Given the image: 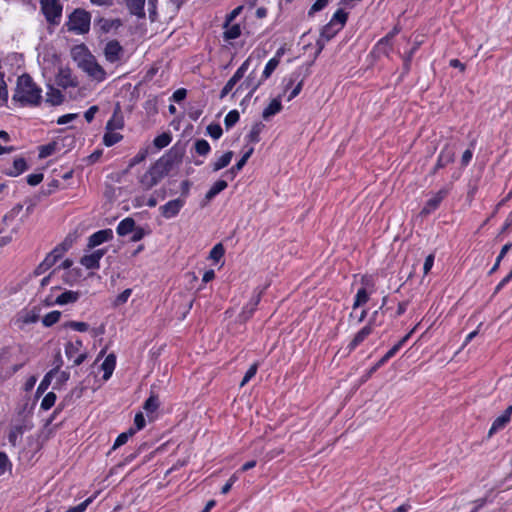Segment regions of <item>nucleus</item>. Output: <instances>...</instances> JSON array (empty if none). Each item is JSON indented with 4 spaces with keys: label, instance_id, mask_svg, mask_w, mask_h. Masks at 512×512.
Masks as SVG:
<instances>
[{
    "label": "nucleus",
    "instance_id": "nucleus-44",
    "mask_svg": "<svg viewBox=\"0 0 512 512\" xmlns=\"http://www.w3.org/2000/svg\"><path fill=\"white\" fill-rule=\"evenodd\" d=\"M239 118H240V114L237 110L229 111L224 119V124L226 126V129L232 128L239 121Z\"/></svg>",
    "mask_w": 512,
    "mask_h": 512
},
{
    "label": "nucleus",
    "instance_id": "nucleus-47",
    "mask_svg": "<svg viewBox=\"0 0 512 512\" xmlns=\"http://www.w3.org/2000/svg\"><path fill=\"white\" fill-rule=\"evenodd\" d=\"M8 102V90L4 81V74L0 72V105H6Z\"/></svg>",
    "mask_w": 512,
    "mask_h": 512
},
{
    "label": "nucleus",
    "instance_id": "nucleus-58",
    "mask_svg": "<svg viewBox=\"0 0 512 512\" xmlns=\"http://www.w3.org/2000/svg\"><path fill=\"white\" fill-rule=\"evenodd\" d=\"M11 468V462L5 452H0V476L5 473L7 469Z\"/></svg>",
    "mask_w": 512,
    "mask_h": 512
},
{
    "label": "nucleus",
    "instance_id": "nucleus-36",
    "mask_svg": "<svg viewBox=\"0 0 512 512\" xmlns=\"http://www.w3.org/2000/svg\"><path fill=\"white\" fill-rule=\"evenodd\" d=\"M27 163L24 158H17L13 162V170L10 171L8 174L10 176H18L21 173H23L25 170H27Z\"/></svg>",
    "mask_w": 512,
    "mask_h": 512
},
{
    "label": "nucleus",
    "instance_id": "nucleus-27",
    "mask_svg": "<svg viewBox=\"0 0 512 512\" xmlns=\"http://www.w3.org/2000/svg\"><path fill=\"white\" fill-rule=\"evenodd\" d=\"M232 157H233L232 151H228V152L224 153L220 158H218L212 164L213 171L217 172V171L225 168L226 166H228L229 163L231 162Z\"/></svg>",
    "mask_w": 512,
    "mask_h": 512
},
{
    "label": "nucleus",
    "instance_id": "nucleus-8",
    "mask_svg": "<svg viewBox=\"0 0 512 512\" xmlns=\"http://www.w3.org/2000/svg\"><path fill=\"white\" fill-rule=\"evenodd\" d=\"M186 200L184 198H176L168 201L164 205L159 207L160 214L165 219H172L176 217L181 209L184 207Z\"/></svg>",
    "mask_w": 512,
    "mask_h": 512
},
{
    "label": "nucleus",
    "instance_id": "nucleus-59",
    "mask_svg": "<svg viewBox=\"0 0 512 512\" xmlns=\"http://www.w3.org/2000/svg\"><path fill=\"white\" fill-rule=\"evenodd\" d=\"M157 2L158 0H148L149 18L152 22L157 20Z\"/></svg>",
    "mask_w": 512,
    "mask_h": 512
},
{
    "label": "nucleus",
    "instance_id": "nucleus-52",
    "mask_svg": "<svg viewBox=\"0 0 512 512\" xmlns=\"http://www.w3.org/2000/svg\"><path fill=\"white\" fill-rule=\"evenodd\" d=\"M132 294V289L128 288L121 292L114 300L113 305L115 307L125 304Z\"/></svg>",
    "mask_w": 512,
    "mask_h": 512
},
{
    "label": "nucleus",
    "instance_id": "nucleus-19",
    "mask_svg": "<svg viewBox=\"0 0 512 512\" xmlns=\"http://www.w3.org/2000/svg\"><path fill=\"white\" fill-rule=\"evenodd\" d=\"M145 1L146 0H125V4L127 9L129 10L130 14L138 17V18H144L145 17Z\"/></svg>",
    "mask_w": 512,
    "mask_h": 512
},
{
    "label": "nucleus",
    "instance_id": "nucleus-34",
    "mask_svg": "<svg viewBox=\"0 0 512 512\" xmlns=\"http://www.w3.org/2000/svg\"><path fill=\"white\" fill-rule=\"evenodd\" d=\"M413 333V330L410 331L408 334H406L402 339H400L393 347H391L386 354L384 355L386 359H391L396 355V353L401 349V347L407 342V340L410 338L411 334Z\"/></svg>",
    "mask_w": 512,
    "mask_h": 512
},
{
    "label": "nucleus",
    "instance_id": "nucleus-25",
    "mask_svg": "<svg viewBox=\"0 0 512 512\" xmlns=\"http://www.w3.org/2000/svg\"><path fill=\"white\" fill-rule=\"evenodd\" d=\"M96 25L99 27L100 31L108 33L112 29H117L121 25V22L118 19L100 18Z\"/></svg>",
    "mask_w": 512,
    "mask_h": 512
},
{
    "label": "nucleus",
    "instance_id": "nucleus-40",
    "mask_svg": "<svg viewBox=\"0 0 512 512\" xmlns=\"http://www.w3.org/2000/svg\"><path fill=\"white\" fill-rule=\"evenodd\" d=\"M195 151L198 155L206 156L209 154L211 147L205 139H198L194 144Z\"/></svg>",
    "mask_w": 512,
    "mask_h": 512
},
{
    "label": "nucleus",
    "instance_id": "nucleus-6",
    "mask_svg": "<svg viewBox=\"0 0 512 512\" xmlns=\"http://www.w3.org/2000/svg\"><path fill=\"white\" fill-rule=\"evenodd\" d=\"M250 65V59H246L241 66L236 70L234 75L227 81L224 87L221 90L220 98H224L228 95L235 85L244 77Z\"/></svg>",
    "mask_w": 512,
    "mask_h": 512
},
{
    "label": "nucleus",
    "instance_id": "nucleus-42",
    "mask_svg": "<svg viewBox=\"0 0 512 512\" xmlns=\"http://www.w3.org/2000/svg\"><path fill=\"white\" fill-rule=\"evenodd\" d=\"M392 40L391 36L386 35L378 41L376 48L388 55L392 48Z\"/></svg>",
    "mask_w": 512,
    "mask_h": 512
},
{
    "label": "nucleus",
    "instance_id": "nucleus-33",
    "mask_svg": "<svg viewBox=\"0 0 512 512\" xmlns=\"http://www.w3.org/2000/svg\"><path fill=\"white\" fill-rule=\"evenodd\" d=\"M24 432V428L22 425H16L14 426L9 434H8V441L12 446H16L18 444L19 439L21 438L22 434Z\"/></svg>",
    "mask_w": 512,
    "mask_h": 512
},
{
    "label": "nucleus",
    "instance_id": "nucleus-13",
    "mask_svg": "<svg viewBox=\"0 0 512 512\" xmlns=\"http://www.w3.org/2000/svg\"><path fill=\"white\" fill-rule=\"evenodd\" d=\"M107 252V249H97L91 254L84 255L80 259V263L86 269H98L100 267V260Z\"/></svg>",
    "mask_w": 512,
    "mask_h": 512
},
{
    "label": "nucleus",
    "instance_id": "nucleus-55",
    "mask_svg": "<svg viewBox=\"0 0 512 512\" xmlns=\"http://www.w3.org/2000/svg\"><path fill=\"white\" fill-rule=\"evenodd\" d=\"M244 160H239L234 166H232L228 171L225 172V175L230 178L231 180L235 178L237 173L242 170V168L245 166Z\"/></svg>",
    "mask_w": 512,
    "mask_h": 512
},
{
    "label": "nucleus",
    "instance_id": "nucleus-43",
    "mask_svg": "<svg viewBox=\"0 0 512 512\" xmlns=\"http://www.w3.org/2000/svg\"><path fill=\"white\" fill-rule=\"evenodd\" d=\"M172 140V137L170 135V133H162L160 135H158L157 137H155L153 143L155 145V147H157L158 149H162V148H165L166 146H168L170 144Z\"/></svg>",
    "mask_w": 512,
    "mask_h": 512
},
{
    "label": "nucleus",
    "instance_id": "nucleus-60",
    "mask_svg": "<svg viewBox=\"0 0 512 512\" xmlns=\"http://www.w3.org/2000/svg\"><path fill=\"white\" fill-rule=\"evenodd\" d=\"M329 3V0H316L309 10V15H312L318 11L324 9Z\"/></svg>",
    "mask_w": 512,
    "mask_h": 512
},
{
    "label": "nucleus",
    "instance_id": "nucleus-23",
    "mask_svg": "<svg viewBox=\"0 0 512 512\" xmlns=\"http://www.w3.org/2000/svg\"><path fill=\"white\" fill-rule=\"evenodd\" d=\"M124 126V121L122 115L119 113V108H117L111 118L106 123V130H118L122 129Z\"/></svg>",
    "mask_w": 512,
    "mask_h": 512
},
{
    "label": "nucleus",
    "instance_id": "nucleus-37",
    "mask_svg": "<svg viewBox=\"0 0 512 512\" xmlns=\"http://www.w3.org/2000/svg\"><path fill=\"white\" fill-rule=\"evenodd\" d=\"M368 300H369V295H368L366 289L360 288L355 295L353 309H356V308L366 304L368 302Z\"/></svg>",
    "mask_w": 512,
    "mask_h": 512
},
{
    "label": "nucleus",
    "instance_id": "nucleus-11",
    "mask_svg": "<svg viewBox=\"0 0 512 512\" xmlns=\"http://www.w3.org/2000/svg\"><path fill=\"white\" fill-rule=\"evenodd\" d=\"M377 314V311L374 312L372 318L369 320L368 324L365 325L361 330H359L354 338L351 340V342L348 344L347 349L349 352L353 351L358 347L362 342H364L365 339L372 333L373 326L372 322L375 319V315Z\"/></svg>",
    "mask_w": 512,
    "mask_h": 512
},
{
    "label": "nucleus",
    "instance_id": "nucleus-31",
    "mask_svg": "<svg viewBox=\"0 0 512 512\" xmlns=\"http://www.w3.org/2000/svg\"><path fill=\"white\" fill-rule=\"evenodd\" d=\"M46 102L51 105H59L63 102V95L60 90L50 88V90L46 93Z\"/></svg>",
    "mask_w": 512,
    "mask_h": 512
},
{
    "label": "nucleus",
    "instance_id": "nucleus-12",
    "mask_svg": "<svg viewBox=\"0 0 512 512\" xmlns=\"http://www.w3.org/2000/svg\"><path fill=\"white\" fill-rule=\"evenodd\" d=\"M113 239V231L110 228L99 230L88 237L87 247L93 249L104 242Z\"/></svg>",
    "mask_w": 512,
    "mask_h": 512
},
{
    "label": "nucleus",
    "instance_id": "nucleus-18",
    "mask_svg": "<svg viewBox=\"0 0 512 512\" xmlns=\"http://www.w3.org/2000/svg\"><path fill=\"white\" fill-rule=\"evenodd\" d=\"M79 297H80L79 292L69 290V291H65L62 294H60L59 296H57V298L53 302L48 301V299L46 301H47V305H52V304L66 305L69 303H75L79 299Z\"/></svg>",
    "mask_w": 512,
    "mask_h": 512
},
{
    "label": "nucleus",
    "instance_id": "nucleus-57",
    "mask_svg": "<svg viewBox=\"0 0 512 512\" xmlns=\"http://www.w3.org/2000/svg\"><path fill=\"white\" fill-rule=\"evenodd\" d=\"M159 406V403H158V399L156 396H150L144 403V409L147 411V412H154L156 411V409L158 408Z\"/></svg>",
    "mask_w": 512,
    "mask_h": 512
},
{
    "label": "nucleus",
    "instance_id": "nucleus-4",
    "mask_svg": "<svg viewBox=\"0 0 512 512\" xmlns=\"http://www.w3.org/2000/svg\"><path fill=\"white\" fill-rule=\"evenodd\" d=\"M79 67L86 72L90 77L97 81H103L105 79V71L98 64L95 57L91 54H85L79 61Z\"/></svg>",
    "mask_w": 512,
    "mask_h": 512
},
{
    "label": "nucleus",
    "instance_id": "nucleus-35",
    "mask_svg": "<svg viewBox=\"0 0 512 512\" xmlns=\"http://www.w3.org/2000/svg\"><path fill=\"white\" fill-rule=\"evenodd\" d=\"M264 129V125L261 122L255 123L249 134L247 135L248 141L252 143H258L260 141V134L262 130Z\"/></svg>",
    "mask_w": 512,
    "mask_h": 512
},
{
    "label": "nucleus",
    "instance_id": "nucleus-14",
    "mask_svg": "<svg viewBox=\"0 0 512 512\" xmlns=\"http://www.w3.org/2000/svg\"><path fill=\"white\" fill-rule=\"evenodd\" d=\"M261 78H257L255 71H251L246 79L239 85L236 91L248 90L247 97H251L255 91L263 84Z\"/></svg>",
    "mask_w": 512,
    "mask_h": 512
},
{
    "label": "nucleus",
    "instance_id": "nucleus-9",
    "mask_svg": "<svg viewBox=\"0 0 512 512\" xmlns=\"http://www.w3.org/2000/svg\"><path fill=\"white\" fill-rule=\"evenodd\" d=\"M105 59L110 63L121 61L124 55V49L117 40L108 41L103 49Z\"/></svg>",
    "mask_w": 512,
    "mask_h": 512
},
{
    "label": "nucleus",
    "instance_id": "nucleus-49",
    "mask_svg": "<svg viewBox=\"0 0 512 512\" xmlns=\"http://www.w3.org/2000/svg\"><path fill=\"white\" fill-rule=\"evenodd\" d=\"M65 328H71L78 332H86L89 329V325L86 322L80 321H68L64 324Z\"/></svg>",
    "mask_w": 512,
    "mask_h": 512
},
{
    "label": "nucleus",
    "instance_id": "nucleus-2",
    "mask_svg": "<svg viewBox=\"0 0 512 512\" xmlns=\"http://www.w3.org/2000/svg\"><path fill=\"white\" fill-rule=\"evenodd\" d=\"M42 100V89L29 74L18 77L12 101L21 107L38 106Z\"/></svg>",
    "mask_w": 512,
    "mask_h": 512
},
{
    "label": "nucleus",
    "instance_id": "nucleus-26",
    "mask_svg": "<svg viewBox=\"0 0 512 512\" xmlns=\"http://www.w3.org/2000/svg\"><path fill=\"white\" fill-rule=\"evenodd\" d=\"M228 184L225 180H217L212 186L211 188L207 191L206 195H205V198L210 201L212 200L215 196H217L220 192H222L223 190H225L227 188Z\"/></svg>",
    "mask_w": 512,
    "mask_h": 512
},
{
    "label": "nucleus",
    "instance_id": "nucleus-17",
    "mask_svg": "<svg viewBox=\"0 0 512 512\" xmlns=\"http://www.w3.org/2000/svg\"><path fill=\"white\" fill-rule=\"evenodd\" d=\"M455 158V150L453 147L446 145L438 155L436 162V168H444L448 164L452 163Z\"/></svg>",
    "mask_w": 512,
    "mask_h": 512
},
{
    "label": "nucleus",
    "instance_id": "nucleus-63",
    "mask_svg": "<svg viewBox=\"0 0 512 512\" xmlns=\"http://www.w3.org/2000/svg\"><path fill=\"white\" fill-rule=\"evenodd\" d=\"M433 264H434V255L433 254H429L425 258L424 265H423L424 275H427L430 272V270L433 267Z\"/></svg>",
    "mask_w": 512,
    "mask_h": 512
},
{
    "label": "nucleus",
    "instance_id": "nucleus-24",
    "mask_svg": "<svg viewBox=\"0 0 512 512\" xmlns=\"http://www.w3.org/2000/svg\"><path fill=\"white\" fill-rule=\"evenodd\" d=\"M135 228V221L131 217L123 219L117 226V233L120 236H126L131 233Z\"/></svg>",
    "mask_w": 512,
    "mask_h": 512
},
{
    "label": "nucleus",
    "instance_id": "nucleus-3",
    "mask_svg": "<svg viewBox=\"0 0 512 512\" xmlns=\"http://www.w3.org/2000/svg\"><path fill=\"white\" fill-rule=\"evenodd\" d=\"M91 15L84 9H75L70 15L66 26L76 34H85L90 29Z\"/></svg>",
    "mask_w": 512,
    "mask_h": 512
},
{
    "label": "nucleus",
    "instance_id": "nucleus-46",
    "mask_svg": "<svg viewBox=\"0 0 512 512\" xmlns=\"http://www.w3.org/2000/svg\"><path fill=\"white\" fill-rule=\"evenodd\" d=\"M511 248H512V243H511V242L506 243V244L502 247V249H501V251H500V253H499L498 257L496 258V262H495V264L493 265V267H492V268H491V270L489 271V274L494 273V272L499 268V265H500L501 260L504 258V256L508 253V251H509Z\"/></svg>",
    "mask_w": 512,
    "mask_h": 512
},
{
    "label": "nucleus",
    "instance_id": "nucleus-45",
    "mask_svg": "<svg viewBox=\"0 0 512 512\" xmlns=\"http://www.w3.org/2000/svg\"><path fill=\"white\" fill-rule=\"evenodd\" d=\"M56 394L54 392L47 393L44 398L42 399V402L40 404L41 409L43 410H49L52 408L56 402Z\"/></svg>",
    "mask_w": 512,
    "mask_h": 512
},
{
    "label": "nucleus",
    "instance_id": "nucleus-15",
    "mask_svg": "<svg viewBox=\"0 0 512 512\" xmlns=\"http://www.w3.org/2000/svg\"><path fill=\"white\" fill-rule=\"evenodd\" d=\"M512 415V405L508 406L505 411L498 416L492 423L488 435L492 436L493 434L503 430L506 425L509 423Z\"/></svg>",
    "mask_w": 512,
    "mask_h": 512
},
{
    "label": "nucleus",
    "instance_id": "nucleus-22",
    "mask_svg": "<svg viewBox=\"0 0 512 512\" xmlns=\"http://www.w3.org/2000/svg\"><path fill=\"white\" fill-rule=\"evenodd\" d=\"M58 370H59V365L57 367L51 369L44 376V378L40 382L39 386L37 387V390H36V395L37 396L43 394L48 389L49 385L51 384L53 376L56 375V373H58Z\"/></svg>",
    "mask_w": 512,
    "mask_h": 512
},
{
    "label": "nucleus",
    "instance_id": "nucleus-5",
    "mask_svg": "<svg viewBox=\"0 0 512 512\" xmlns=\"http://www.w3.org/2000/svg\"><path fill=\"white\" fill-rule=\"evenodd\" d=\"M41 10L47 20L52 25H58L62 16V5L58 0H41Z\"/></svg>",
    "mask_w": 512,
    "mask_h": 512
},
{
    "label": "nucleus",
    "instance_id": "nucleus-21",
    "mask_svg": "<svg viewBox=\"0 0 512 512\" xmlns=\"http://www.w3.org/2000/svg\"><path fill=\"white\" fill-rule=\"evenodd\" d=\"M282 110V104L280 99H273L269 105L263 110L262 117L264 120L270 119V117L276 115Z\"/></svg>",
    "mask_w": 512,
    "mask_h": 512
},
{
    "label": "nucleus",
    "instance_id": "nucleus-51",
    "mask_svg": "<svg viewBox=\"0 0 512 512\" xmlns=\"http://www.w3.org/2000/svg\"><path fill=\"white\" fill-rule=\"evenodd\" d=\"M96 494L87 498L77 506L69 508L66 512H84L87 507L93 502V500L96 498Z\"/></svg>",
    "mask_w": 512,
    "mask_h": 512
},
{
    "label": "nucleus",
    "instance_id": "nucleus-7",
    "mask_svg": "<svg viewBox=\"0 0 512 512\" xmlns=\"http://www.w3.org/2000/svg\"><path fill=\"white\" fill-rule=\"evenodd\" d=\"M449 191V187H443L438 192L434 193L422 208L421 215L426 216L435 211L440 206L441 202L447 197Z\"/></svg>",
    "mask_w": 512,
    "mask_h": 512
},
{
    "label": "nucleus",
    "instance_id": "nucleus-10",
    "mask_svg": "<svg viewBox=\"0 0 512 512\" xmlns=\"http://www.w3.org/2000/svg\"><path fill=\"white\" fill-rule=\"evenodd\" d=\"M83 343L80 339L74 342H68L65 345V354L69 360H73L74 365L78 366L86 359V353H79Z\"/></svg>",
    "mask_w": 512,
    "mask_h": 512
},
{
    "label": "nucleus",
    "instance_id": "nucleus-28",
    "mask_svg": "<svg viewBox=\"0 0 512 512\" xmlns=\"http://www.w3.org/2000/svg\"><path fill=\"white\" fill-rule=\"evenodd\" d=\"M57 83L63 88L75 87L77 85L76 81L71 77L70 72L64 70L60 72Z\"/></svg>",
    "mask_w": 512,
    "mask_h": 512
},
{
    "label": "nucleus",
    "instance_id": "nucleus-54",
    "mask_svg": "<svg viewBox=\"0 0 512 512\" xmlns=\"http://www.w3.org/2000/svg\"><path fill=\"white\" fill-rule=\"evenodd\" d=\"M257 369L258 363H254L249 367L240 383L241 387L245 386L255 376Z\"/></svg>",
    "mask_w": 512,
    "mask_h": 512
},
{
    "label": "nucleus",
    "instance_id": "nucleus-16",
    "mask_svg": "<svg viewBox=\"0 0 512 512\" xmlns=\"http://www.w3.org/2000/svg\"><path fill=\"white\" fill-rule=\"evenodd\" d=\"M263 290L264 289H258V288L254 290L252 298L243 308L242 316L244 317V319H248L253 315L257 305L259 304V302L261 300Z\"/></svg>",
    "mask_w": 512,
    "mask_h": 512
},
{
    "label": "nucleus",
    "instance_id": "nucleus-62",
    "mask_svg": "<svg viewBox=\"0 0 512 512\" xmlns=\"http://www.w3.org/2000/svg\"><path fill=\"white\" fill-rule=\"evenodd\" d=\"M145 424L146 422L143 414L141 412L137 413L134 418L135 432L143 429L145 427Z\"/></svg>",
    "mask_w": 512,
    "mask_h": 512
},
{
    "label": "nucleus",
    "instance_id": "nucleus-30",
    "mask_svg": "<svg viewBox=\"0 0 512 512\" xmlns=\"http://www.w3.org/2000/svg\"><path fill=\"white\" fill-rule=\"evenodd\" d=\"M123 136L114 130H107L103 136V144L107 147H111L121 141Z\"/></svg>",
    "mask_w": 512,
    "mask_h": 512
},
{
    "label": "nucleus",
    "instance_id": "nucleus-41",
    "mask_svg": "<svg viewBox=\"0 0 512 512\" xmlns=\"http://www.w3.org/2000/svg\"><path fill=\"white\" fill-rule=\"evenodd\" d=\"M134 434V428H130L128 431L119 434L114 442L112 449H117L118 447L126 444L129 438L132 437Z\"/></svg>",
    "mask_w": 512,
    "mask_h": 512
},
{
    "label": "nucleus",
    "instance_id": "nucleus-56",
    "mask_svg": "<svg viewBox=\"0 0 512 512\" xmlns=\"http://www.w3.org/2000/svg\"><path fill=\"white\" fill-rule=\"evenodd\" d=\"M23 205L16 204L8 213H6L3 217V222H7L9 220L15 219L19 213L22 211Z\"/></svg>",
    "mask_w": 512,
    "mask_h": 512
},
{
    "label": "nucleus",
    "instance_id": "nucleus-64",
    "mask_svg": "<svg viewBox=\"0 0 512 512\" xmlns=\"http://www.w3.org/2000/svg\"><path fill=\"white\" fill-rule=\"evenodd\" d=\"M76 237L73 234H68L65 239L60 243L64 250L68 251L74 244Z\"/></svg>",
    "mask_w": 512,
    "mask_h": 512
},
{
    "label": "nucleus",
    "instance_id": "nucleus-20",
    "mask_svg": "<svg viewBox=\"0 0 512 512\" xmlns=\"http://www.w3.org/2000/svg\"><path fill=\"white\" fill-rule=\"evenodd\" d=\"M116 366V356L114 354H109L103 361L101 368L104 372L103 379L108 380L111 375L113 374V371Z\"/></svg>",
    "mask_w": 512,
    "mask_h": 512
},
{
    "label": "nucleus",
    "instance_id": "nucleus-38",
    "mask_svg": "<svg viewBox=\"0 0 512 512\" xmlns=\"http://www.w3.org/2000/svg\"><path fill=\"white\" fill-rule=\"evenodd\" d=\"M60 317H61L60 311H57V310L51 311L43 317L42 324L45 327H51L52 325H54L55 323H57L59 321Z\"/></svg>",
    "mask_w": 512,
    "mask_h": 512
},
{
    "label": "nucleus",
    "instance_id": "nucleus-48",
    "mask_svg": "<svg viewBox=\"0 0 512 512\" xmlns=\"http://www.w3.org/2000/svg\"><path fill=\"white\" fill-rule=\"evenodd\" d=\"M240 35H241V29L238 24L227 27V29L224 32V37L227 40H234V39L238 38Z\"/></svg>",
    "mask_w": 512,
    "mask_h": 512
},
{
    "label": "nucleus",
    "instance_id": "nucleus-61",
    "mask_svg": "<svg viewBox=\"0 0 512 512\" xmlns=\"http://www.w3.org/2000/svg\"><path fill=\"white\" fill-rule=\"evenodd\" d=\"M43 174L42 173H33L27 176V183L31 186H36L40 184L43 180Z\"/></svg>",
    "mask_w": 512,
    "mask_h": 512
},
{
    "label": "nucleus",
    "instance_id": "nucleus-50",
    "mask_svg": "<svg viewBox=\"0 0 512 512\" xmlns=\"http://www.w3.org/2000/svg\"><path fill=\"white\" fill-rule=\"evenodd\" d=\"M225 249L221 243L216 244L209 253V258L218 262L224 255Z\"/></svg>",
    "mask_w": 512,
    "mask_h": 512
},
{
    "label": "nucleus",
    "instance_id": "nucleus-1",
    "mask_svg": "<svg viewBox=\"0 0 512 512\" xmlns=\"http://www.w3.org/2000/svg\"><path fill=\"white\" fill-rule=\"evenodd\" d=\"M180 160L177 152L170 150L159 158L140 178V183L145 190L156 186Z\"/></svg>",
    "mask_w": 512,
    "mask_h": 512
},
{
    "label": "nucleus",
    "instance_id": "nucleus-29",
    "mask_svg": "<svg viewBox=\"0 0 512 512\" xmlns=\"http://www.w3.org/2000/svg\"><path fill=\"white\" fill-rule=\"evenodd\" d=\"M348 19V13L345 12L343 9H338L334 15L332 16L331 20L329 21L334 26H337L339 28H343L346 24V21Z\"/></svg>",
    "mask_w": 512,
    "mask_h": 512
},
{
    "label": "nucleus",
    "instance_id": "nucleus-39",
    "mask_svg": "<svg viewBox=\"0 0 512 512\" xmlns=\"http://www.w3.org/2000/svg\"><path fill=\"white\" fill-rule=\"evenodd\" d=\"M341 29L329 22L321 29L320 35L325 37L326 40H331Z\"/></svg>",
    "mask_w": 512,
    "mask_h": 512
},
{
    "label": "nucleus",
    "instance_id": "nucleus-32",
    "mask_svg": "<svg viewBox=\"0 0 512 512\" xmlns=\"http://www.w3.org/2000/svg\"><path fill=\"white\" fill-rule=\"evenodd\" d=\"M278 65H279V58L278 57L271 58L265 65L261 79L263 81L268 79L272 75V73L275 71V69L277 68Z\"/></svg>",
    "mask_w": 512,
    "mask_h": 512
},
{
    "label": "nucleus",
    "instance_id": "nucleus-53",
    "mask_svg": "<svg viewBox=\"0 0 512 512\" xmlns=\"http://www.w3.org/2000/svg\"><path fill=\"white\" fill-rule=\"evenodd\" d=\"M207 133L210 137L217 140L222 136L223 130L219 124L212 123L207 126Z\"/></svg>",
    "mask_w": 512,
    "mask_h": 512
}]
</instances>
